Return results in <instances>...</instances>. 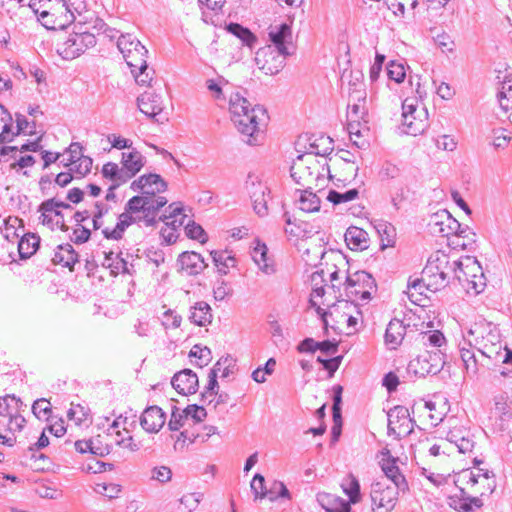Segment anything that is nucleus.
Masks as SVG:
<instances>
[{"instance_id":"obj_1","label":"nucleus","mask_w":512,"mask_h":512,"mask_svg":"<svg viewBox=\"0 0 512 512\" xmlns=\"http://www.w3.org/2000/svg\"><path fill=\"white\" fill-rule=\"evenodd\" d=\"M130 188L140 195L133 196L125 205L124 212L118 217L113 229L105 228L102 234L106 239L119 240L131 224L137 223L145 227L157 224L156 216L168 200L158 194L167 190L166 181L158 174L149 173L140 176L131 183Z\"/></svg>"},{"instance_id":"obj_2","label":"nucleus","mask_w":512,"mask_h":512,"mask_svg":"<svg viewBox=\"0 0 512 512\" xmlns=\"http://www.w3.org/2000/svg\"><path fill=\"white\" fill-rule=\"evenodd\" d=\"M466 264L460 260L450 261L449 255L444 252L436 251L433 253L426 266L422 271L424 279H427V286L432 287L434 291L445 287L451 279H457L462 282L463 267L470 269H480L477 260H473L470 257L465 259Z\"/></svg>"},{"instance_id":"obj_3","label":"nucleus","mask_w":512,"mask_h":512,"mask_svg":"<svg viewBox=\"0 0 512 512\" xmlns=\"http://www.w3.org/2000/svg\"><path fill=\"white\" fill-rule=\"evenodd\" d=\"M268 37L274 46L259 49L256 53V63L266 74H276L283 67L284 59L291 55L288 45L292 43L291 26L287 23L271 25Z\"/></svg>"},{"instance_id":"obj_4","label":"nucleus","mask_w":512,"mask_h":512,"mask_svg":"<svg viewBox=\"0 0 512 512\" xmlns=\"http://www.w3.org/2000/svg\"><path fill=\"white\" fill-rule=\"evenodd\" d=\"M333 148H326L323 153L320 152H309L305 154H300L297 156V158L293 161L292 166L290 168L291 177L293 180L301 186H306L309 189H313L311 187L312 183H316L315 186L319 188V192L321 191V183L325 182L323 174L320 173V168H322L323 171H326L329 179L332 178V175L330 174V169L327 166L326 168L324 165H321L318 160L316 159L317 155H328L331 153Z\"/></svg>"},{"instance_id":"obj_5","label":"nucleus","mask_w":512,"mask_h":512,"mask_svg":"<svg viewBox=\"0 0 512 512\" xmlns=\"http://www.w3.org/2000/svg\"><path fill=\"white\" fill-rule=\"evenodd\" d=\"M408 489L406 479H400L397 484L390 483L389 479H380L371 485V501L374 512H391L398 500L400 492Z\"/></svg>"},{"instance_id":"obj_6","label":"nucleus","mask_w":512,"mask_h":512,"mask_svg":"<svg viewBox=\"0 0 512 512\" xmlns=\"http://www.w3.org/2000/svg\"><path fill=\"white\" fill-rule=\"evenodd\" d=\"M96 38L94 34L82 30H74L67 37L58 39L56 51L59 56L65 60H72L84 53L88 48L95 46Z\"/></svg>"},{"instance_id":"obj_7","label":"nucleus","mask_w":512,"mask_h":512,"mask_svg":"<svg viewBox=\"0 0 512 512\" xmlns=\"http://www.w3.org/2000/svg\"><path fill=\"white\" fill-rule=\"evenodd\" d=\"M244 190L248 195L253 211L259 217H265L269 213L268 203L271 201V189L262 177L254 172L248 173L244 182Z\"/></svg>"},{"instance_id":"obj_8","label":"nucleus","mask_w":512,"mask_h":512,"mask_svg":"<svg viewBox=\"0 0 512 512\" xmlns=\"http://www.w3.org/2000/svg\"><path fill=\"white\" fill-rule=\"evenodd\" d=\"M117 47L122 53L132 73L136 69L147 68L146 56L148 50L132 34H123L118 38Z\"/></svg>"},{"instance_id":"obj_9","label":"nucleus","mask_w":512,"mask_h":512,"mask_svg":"<svg viewBox=\"0 0 512 512\" xmlns=\"http://www.w3.org/2000/svg\"><path fill=\"white\" fill-rule=\"evenodd\" d=\"M61 209H72V206L55 198L43 201L38 207L39 222L51 230L59 228L63 232L68 231Z\"/></svg>"},{"instance_id":"obj_10","label":"nucleus","mask_w":512,"mask_h":512,"mask_svg":"<svg viewBox=\"0 0 512 512\" xmlns=\"http://www.w3.org/2000/svg\"><path fill=\"white\" fill-rule=\"evenodd\" d=\"M345 291L352 301H367L371 298L372 292L376 291L375 279L366 271H356L347 276Z\"/></svg>"},{"instance_id":"obj_11","label":"nucleus","mask_w":512,"mask_h":512,"mask_svg":"<svg viewBox=\"0 0 512 512\" xmlns=\"http://www.w3.org/2000/svg\"><path fill=\"white\" fill-rule=\"evenodd\" d=\"M0 109L2 110V116L0 117V121L4 123L2 127V132L0 133V145L6 142H11L15 136L20 133H27L32 135L35 133L36 124L35 122H29L27 118L19 113H16V130L13 131V119L11 114L7 111V109L0 105Z\"/></svg>"},{"instance_id":"obj_12","label":"nucleus","mask_w":512,"mask_h":512,"mask_svg":"<svg viewBox=\"0 0 512 512\" xmlns=\"http://www.w3.org/2000/svg\"><path fill=\"white\" fill-rule=\"evenodd\" d=\"M415 421L410 417L408 408L396 406L388 412V434L401 439L413 432Z\"/></svg>"},{"instance_id":"obj_13","label":"nucleus","mask_w":512,"mask_h":512,"mask_svg":"<svg viewBox=\"0 0 512 512\" xmlns=\"http://www.w3.org/2000/svg\"><path fill=\"white\" fill-rule=\"evenodd\" d=\"M489 328L484 322L474 323L468 330L467 342L470 347L477 349L482 356L489 359L500 355L502 345H488L485 342L484 333Z\"/></svg>"},{"instance_id":"obj_14","label":"nucleus","mask_w":512,"mask_h":512,"mask_svg":"<svg viewBox=\"0 0 512 512\" xmlns=\"http://www.w3.org/2000/svg\"><path fill=\"white\" fill-rule=\"evenodd\" d=\"M428 226L432 234L449 237L459 231L460 223L447 210H440L430 217Z\"/></svg>"},{"instance_id":"obj_15","label":"nucleus","mask_w":512,"mask_h":512,"mask_svg":"<svg viewBox=\"0 0 512 512\" xmlns=\"http://www.w3.org/2000/svg\"><path fill=\"white\" fill-rule=\"evenodd\" d=\"M139 110L156 122L162 123L167 118H158L163 110V101L160 95L155 92L146 91L137 98Z\"/></svg>"},{"instance_id":"obj_16","label":"nucleus","mask_w":512,"mask_h":512,"mask_svg":"<svg viewBox=\"0 0 512 512\" xmlns=\"http://www.w3.org/2000/svg\"><path fill=\"white\" fill-rule=\"evenodd\" d=\"M260 115L264 118L265 110L262 107L255 105L250 111L245 113V116L242 118V122L244 124L243 127L245 128V126H247L249 131L245 130L239 132L247 137L246 142L250 145H255L258 141L257 137L260 132L259 121L262 120Z\"/></svg>"},{"instance_id":"obj_17","label":"nucleus","mask_w":512,"mask_h":512,"mask_svg":"<svg viewBox=\"0 0 512 512\" xmlns=\"http://www.w3.org/2000/svg\"><path fill=\"white\" fill-rule=\"evenodd\" d=\"M457 492L449 497V505L459 512H473V507L480 508L483 502L479 497L471 496L465 486H456Z\"/></svg>"},{"instance_id":"obj_18","label":"nucleus","mask_w":512,"mask_h":512,"mask_svg":"<svg viewBox=\"0 0 512 512\" xmlns=\"http://www.w3.org/2000/svg\"><path fill=\"white\" fill-rule=\"evenodd\" d=\"M252 107L248 100L240 93L236 92L231 94L229 99V112L231 120L238 131H249L247 126H245V128L243 127L242 118Z\"/></svg>"},{"instance_id":"obj_19","label":"nucleus","mask_w":512,"mask_h":512,"mask_svg":"<svg viewBox=\"0 0 512 512\" xmlns=\"http://www.w3.org/2000/svg\"><path fill=\"white\" fill-rule=\"evenodd\" d=\"M171 384L179 394H194L198 388V376L191 369H184L173 376Z\"/></svg>"},{"instance_id":"obj_20","label":"nucleus","mask_w":512,"mask_h":512,"mask_svg":"<svg viewBox=\"0 0 512 512\" xmlns=\"http://www.w3.org/2000/svg\"><path fill=\"white\" fill-rule=\"evenodd\" d=\"M428 126V112L425 107H421L416 114L405 115V118L402 119L403 132L408 135H420Z\"/></svg>"},{"instance_id":"obj_21","label":"nucleus","mask_w":512,"mask_h":512,"mask_svg":"<svg viewBox=\"0 0 512 512\" xmlns=\"http://www.w3.org/2000/svg\"><path fill=\"white\" fill-rule=\"evenodd\" d=\"M165 421V413L156 405L147 407L140 417L142 428L149 433L158 432L165 424Z\"/></svg>"},{"instance_id":"obj_22","label":"nucleus","mask_w":512,"mask_h":512,"mask_svg":"<svg viewBox=\"0 0 512 512\" xmlns=\"http://www.w3.org/2000/svg\"><path fill=\"white\" fill-rule=\"evenodd\" d=\"M178 263L181 266V270L189 276L198 275L207 267L201 254L194 251L181 253L178 257Z\"/></svg>"},{"instance_id":"obj_23","label":"nucleus","mask_w":512,"mask_h":512,"mask_svg":"<svg viewBox=\"0 0 512 512\" xmlns=\"http://www.w3.org/2000/svg\"><path fill=\"white\" fill-rule=\"evenodd\" d=\"M446 438L449 442L455 444L460 453L471 452L474 447L470 431L463 427H452Z\"/></svg>"},{"instance_id":"obj_24","label":"nucleus","mask_w":512,"mask_h":512,"mask_svg":"<svg viewBox=\"0 0 512 512\" xmlns=\"http://www.w3.org/2000/svg\"><path fill=\"white\" fill-rule=\"evenodd\" d=\"M477 470V473H475L471 469H464L460 471L455 476V485L465 486L466 488H474L479 483L481 478L489 480L491 477H494L493 472L489 470H484L481 468H478Z\"/></svg>"},{"instance_id":"obj_25","label":"nucleus","mask_w":512,"mask_h":512,"mask_svg":"<svg viewBox=\"0 0 512 512\" xmlns=\"http://www.w3.org/2000/svg\"><path fill=\"white\" fill-rule=\"evenodd\" d=\"M317 501L326 512H350L351 510L349 502L329 493H319Z\"/></svg>"},{"instance_id":"obj_26","label":"nucleus","mask_w":512,"mask_h":512,"mask_svg":"<svg viewBox=\"0 0 512 512\" xmlns=\"http://www.w3.org/2000/svg\"><path fill=\"white\" fill-rule=\"evenodd\" d=\"M344 238L351 250L362 251L368 248V234L359 227H349L345 232Z\"/></svg>"},{"instance_id":"obj_27","label":"nucleus","mask_w":512,"mask_h":512,"mask_svg":"<svg viewBox=\"0 0 512 512\" xmlns=\"http://www.w3.org/2000/svg\"><path fill=\"white\" fill-rule=\"evenodd\" d=\"M406 333V327L399 319H392L387 325L385 332V343L391 349H396L403 341Z\"/></svg>"},{"instance_id":"obj_28","label":"nucleus","mask_w":512,"mask_h":512,"mask_svg":"<svg viewBox=\"0 0 512 512\" xmlns=\"http://www.w3.org/2000/svg\"><path fill=\"white\" fill-rule=\"evenodd\" d=\"M103 266L110 268L113 275L120 273L132 275L134 272L132 264H129L125 259L120 257L119 254L114 255L113 252L105 253Z\"/></svg>"},{"instance_id":"obj_29","label":"nucleus","mask_w":512,"mask_h":512,"mask_svg":"<svg viewBox=\"0 0 512 512\" xmlns=\"http://www.w3.org/2000/svg\"><path fill=\"white\" fill-rule=\"evenodd\" d=\"M189 319L198 326H205L212 321L211 307L204 301L197 302L190 309Z\"/></svg>"},{"instance_id":"obj_30","label":"nucleus","mask_w":512,"mask_h":512,"mask_svg":"<svg viewBox=\"0 0 512 512\" xmlns=\"http://www.w3.org/2000/svg\"><path fill=\"white\" fill-rule=\"evenodd\" d=\"M397 458L391 457L389 452L384 454L380 464L382 471L385 476L381 479H389L390 483L397 484L400 482V479H405V477L400 473L399 467L396 465Z\"/></svg>"},{"instance_id":"obj_31","label":"nucleus","mask_w":512,"mask_h":512,"mask_svg":"<svg viewBox=\"0 0 512 512\" xmlns=\"http://www.w3.org/2000/svg\"><path fill=\"white\" fill-rule=\"evenodd\" d=\"M78 261V254L69 243L59 245L54 254L53 262L64 267H72Z\"/></svg>"},{"instance_id":"obj_32","label":"nucleus","mask_w":512,"mask_h":512,"mask_svg":"<svg viewBox=\"0 0 512 512\" xmlns=\"http://www.w3.org/2000/svg\"><path fill=\"white\" fill-rule=\"evenodd\" d=\"M40 237L33 233L25 234L18 242V251L22 259L31 257L38 249Z\"/></svg>"},{"instance_id":"obj_33","label":"nucleus","mask_w":512,"mask_h":512,"mask_svg":"<svg viewBox=\"0 0 512 512\" xmlns=\"http://www.w3.org/2000/svg\"><path fill=\"white\" fill-rule=\"evenodd\" d=\"M251 256L255 264L263 273L271 275L275 272L274 264L268 261L267 247L265 244L257 245L253 249Z\"/></svg>"},{"instance_id":"obj_34","label":"nucleus","mask_w":512,"mask_h":512,"mask_svg":"<svg viewBox=\"0 0 512 512\" xmlns=\"http://www.w3.org/2000/svg\"><path fill=\"white\" fill-rule=\"evenodd\" d=\"M406 372L410 379L413 377L421 378L426 375H432L431 367H429L427 360L422 356V354L408 363Z\"/></svg>"},{"instance_id":"obj_35","label":"nucleus","mask_w":512,"mask_h":512,"mask_svg":"<svg viewBox=\"0 0 512 512\" xmlns=\"http://www.w3.org/2000/svg\"><path fill=\"white\" fill-rule=\"evenodd\" d=\"M501 109L505 112L512 110V74L505 77L497 94Z\"/></svg>"},{"instance_id":"obj_36","label":"nucleus","mask_w":512,"mask_h":512,"mask_svg":"<svg viewBox=\"0 0 512 512\" xmlns=\"http://www.w3.org/2000/svg\"><path fill=\"white\" fill-rule=\"evenodd\" d=\"M343 492L349 497L350 503H357L361 499L360 484L358 479L352 474L347 475L341 482Z\"/></svg>"},{"instance_id":"obj_37","label":"nucleus","mask_w":512,"mask_h":512,"mask_svg":"<svg viewBox=\"0 0 512 512\" xmlns=\"http://www.w3.org/2000/svg\"><path fill=\"white\" fill-rule=\"evenodd\" d=\"M22 406L23 402L15 395L0 397V416L6 418L15 415V412H19Z\"/></svg>"},{"instance_id":"obj_38","label":"nucleus","mask_w":512,"mask_h":512,"mask_svg":"<svg viewBox=\"0 0 512 512\" xmlns=\"http://www.w3.org/2000/svg\"><path fill=\"white\" fill-rule=\"evenodd\" d=\"M299 208L305 212H315L320 209V198L308 187L301 192Z\"/></svg>"},{"instance_id":"obj_39","label":"nucleus","mask_w":512,"mask_h":512,"mask_svg":"<svg viewBox=\"0 0 512 512\" xmlns=\"http://www.w3.org/2000/svg\"><path fill=\"white\" fill-rule=\"evenodd\" d=\"M217 375L220 374L222 379L228 378L233 375L237 370L236 360L230 355L221 357L211 369Z\"/></svg>"},{"instance_id":"obj_40","label":"nucleus","mask_w":512,"mask_h":512,"mask_svg":"<svg viewBox=\"0 0 512 512\" xmlns=\"http://www.w3.org/2000/svg\"><path fill=\"white\" fill-rule=\"evenodd\" d=\"M144 163V157L136 150L129 153H122V165L134 176L141 170Z\"/></svg>"},{"instance_id":"obj_41","label":"nucleus","mask_w":512,"mask_h":512,"mask_svg":"<svg viewBox=\"0 0 512 512\" xmlns=\"http://www.w3.org/2000/svg\"><path fill=\"white\" fill-rule=\"evenodd\" d=\"M211 256L219 273L227 274L230 267L236 263V259L228 251H211Z\"/></svg>"},{"instance_id":"obj_42","label":"nucleus","mask_w":512,"mask_h":512,"mask_svg":"<svg viewBox=\"0 0 512 512\" xmlns=\"http://www.w3.org/2000/svg\"><path fill=\"white\" fill-rule=\"evenodd\" d=\"M228 31L237 36L243 42V44L250 48H252L257 41L256 36L248 28H245L240 24H229Z\"/></svg>"},{"instance_id":"obj_43","label":"nucleus","mask_w":512,"mask_h":512,"mask_svg":"<svg viewBox=\"0 0 512 512\" xmlns=\"http://www.w3.org/2000/svg\"><path fill=\"white\" fill-rule=\"evenodd\" d=\"M422 356L427 360L429 367H431L432 375H436L443 369L445 365V355L440 349L426 351Z\"/></svg>"},{"instance_id":"obj_44","label":"nucleus","mask_w":512,"mask_h":512,"mask_svg":"<svg viewBox=\"0 0 512 512\" xmlns=\"http://www.w3.org/2000/svg\"><path fill=\"white\" fill-rule=\"evenodd\" d=\"M264 494V498H268L272 502L279 498L290 499V492L281 481H273Z\"/></svg>"},{"instance_id":"obj_45","label":"nucleus","mask_w":512,"mask_h":512,"mask_svg":"<svg viewBox=\"0 0 512 512\" xmlns=\"http://www.w3.org/2000/svg\"><path fill=\"white\" fill-rule=\"evenodd\" d=\"M358 195L359 191L356 188L347 190L343 193L336 190H330L326 196V199L334 205H338L355 200Z\"/></svg>"},{"instance_id":"obj_46","label":"nucleus","mask_w":512,"mask_h":512,"mask_svg":"<svg viewBox=\"0 0 512 512\" xmlns=\"http://www.w3.org/2000/svg\"><path fill=\"white\" fill-rule=\"evenodd\" d=\"M218 375L215 373V371L210 370L208 378V384L205 387V390L201 393V401L203 403L210 404L212 403L213 395H217L219 391V385L217 381Z\"/></svg>"},{"instance_id":"obj_47","label":"nucleus","mask_w":512,"mask_h":512,"mask_svg":"<svg viewBox=\"0 0 512 512\" xmlns=\"http://www.w3.org/2000/svg\"><path fill=\"white\" fill-rule=\"evenodd\" d=\"M32 413L40 420H48L52 413L50 402L45 398L37 399L32 405Z\"/></svg>"},{"instance_id":"obj_48","label":"nucleus","mask_w":512,"mask_h":512,"mask_svg":"<svg viewBox=\"0 0 512 512\" xmlns=\"http://www.w3.org/2000/svg\"><path fill=\"white\" fill-rule=\"evenodd\" d=\"M185 232L189 238L198 240L202 244L205 243L208 239L207 234L202 226L191 220H188V222L185 224Z\"/></svg>"},{"instance_id":"obj_49","label":"nucleus","mask_w":512,"mask_h":512,"mask_svg":"<svg viewBox=\"0 0 512 512\" xmlns=\"http://www.w3.org/2000/svg\"><path fill=\"white\" fill-rule=\"evenodd\" d=\"M422 343L435 348H440L445 343V337L439 330L427 331L421 334Z\"/></svg>"},{"instance_id":"obj_50","label":"nucleus","mask_w":512,"mask_h":512,"mask_svg":"<svg viewBox=\"0 0 512 512\" xmlns=\"http://www.w3.org/2000/svg\"><path fill=\"white\" fill-rule=\"evenodd\" d=\"M190 357L198 359L197 366H206L211 360V350L208 347H201L199 345L193 346L189 353Z\"/></svg>"},{"instance_id":"obj_51","label":"nucleus","mask_w":512,"mask_h":512,"mask_svg":"<svg viewBox=\"0 0 512 512\" xmlns=\"http://www.w3.org/2000/svg\"><path fill=\"white\" fill-rule=\"evenodd\" d=\"M387 75L390 80H393L396 83H401L406 76L404 65L402 63L391 61L387 66Z\"/></svg>"},{"instance_id":"obj_52","label":"nucleus","mask_w":512,"mask_h":512,"mask_svg":"<svg viewBox=\"0 0 512 512\" xmlns=\"http://www.w3.org/2000/svg\"><path fill=\"white\" fill-rule=\"evenodd\" d=\"M462 275V282H469L472 284V288L474 289L475 293L478 294L483 291L485 287V282L483 281V274L480 276H477L476 274H470V272H467L463 269V272H461Z\"/></svg>"},{"instance_id":"obj_53","label":"nucleus","mask_w":512,"mask_h":512,"mask_svg":"<svg viewBox=\"0 0 512 512\" xmlns=\"http://www.w3.org/2000/svg\"><path fill=\"white\" fill-rule=\"evenodd\" d=\"M187 420L186 414L179 411L177 407H173L171 418L168 422V427L171 431H178L182 426H184L185 421Z\"/></svg>"},{"instance_id":"obj_54","label":"nucleus","mask_w":512,"mask_h":512,"mask_svg":"<svg viewBox=\"0 0 512 512\" xmlns=\"http://www.w3.org/2000/svg\"><path fill=\"white\" fill-rule=\"evenodd\" d=\"M183 413L186 414L187 419L190 417L196 423L203 421L207 416V412H206L205 408L203 406H198L196 404L188 405L183 410Z\"/></svg>"},{"instance_id":"obj_55","label":"nucleus","mask_w":512,"mask_h":512,"mask_svg":"<svg viewBox=\"0 0 512 512\" xmlns=\"http://www.w3.org/2000/svg\"><path fill=\"white\" fill-rule=\"evenodd\" d=\"M172 478V471L168 466H156L151 470V479L160 483H167Z\"/></svg>"},{"instance_id":"obj_56","label":"nucleus","mask_w":512,"mask_h":512,"mask_svg":"<svg viewBox=\"0 0 512 512\" xmlns=\"http://www.w3.org/2000/svg\"><path fill=\"white\" fill-rule=\"evenodd\" d=\"M265 479L261 474H255L251 481V490L255 495V499H263L264 493L266 492L265 488Z\"/></svg>"},{"instance_id":"obj_57","label":"nucleus","mask_w":512,"mask_h":512,"mask_svg":"<svg viewBox=\"0 0 512 512\" xmlns=\"http://www.w3.org/2000/svg\"><path fill=\"white\" fill-rule=\"evenodd\" d=\"M183 215V208L182 206H180V204L178 203H172L168 206V208L165 210V213L160 216V217H156V220L157 222L158 221H163L164 223H167L168 221L176 218V217H179Z\"/></svg>"},{"instance_id":"obj_58","label":"nucleus","mask_w":512,"mask_h":512,"mask_svg":"<svg viewBox=\"0 0 512 512\" xmlns=\"http://www.w3.org/2000/svg\"><path fill=\"white\" fill-rule=\"evenodd\" d=\"M7 428L6 430L11 433L19 432L25 426L26 420L25 418L19 414V412H15V415L7 417Z\"/></svg>"},{"instance_id":"obj_59","label":"nucleus","mask_w":512,"mask_h":512,"mask_svg":"<svg viewBox=\"0 0 512 512\" xmlns=\"http://www.w3.org/2000/svg\"><path fill=\"white\" fill-rule=\"evenodd\" d=\"M438 149L444 151H454L457 147V142L450 135H442L435 140Z\"/></svg>"},{"instance_id":"obj_60","label":"nucleus","mask_w":512,"mask_h":512,"mask_svg":"<svg viewBox=\"0 0 512 512\" xmlns=\"http://www.w3.org/2000/svg\"><path fill=\"white\" fill-rule=\"evenodd\" d=\"M91 440L93 443L92 445H90V453L91 454L100 456V457H104L110 453V451H111L110 446L107 444L103 445L101 443L99 436L97 438L91 439Z\"/></svg>"},{"instance_id":"obj_61","label":"nucleus","mask_w":512,"mask_h":512,"mask_svg":"<svg viewBox=\"0 0 512 512\" xmlns=\"http://www.w3.org/2000/svg\"><path fill=\"white\" fill-rule=\"evenodd\" d=\"M91 231L82 225H77L73 231V242L76 244H83L89 240Z\"/></svg>"},{"instance_id":"obj_62","label":"nucleus","mask_w":512,"mask_h":512,"mask_svg":"<svg viewBox=\"0 0 512 512\" xmlns=\"http://www.w3.org/2000/svg\"><path fill=\"white\" fill-rule=\"evenodd\" d=\"M420 108L416 98H406L402 103V119L405 118V115L416 114Z\"/></svg>"},{"instance_id":"obj_63","label":"nucleus","mask_w":512,"mask_h":512,"mask_svg":"<svg viewBox=\"0 0 512 512\" xmlns=\"http://www.w3.org/2000/svg\"><path fill=\"white\" fill-rule=\"evenodd\" d=\"M284 218L286 223L285 233L291 237H299L303 231L300 226L292 222L291 216L287 212L284 214Z\"/></svg>"},{"instance_id":"obj_64","label":"nucleus","mask_w":512,"mask_h":512,"mask_svg":"<svg viewBox=\"0 0 512 512\" xmlns=\"http://www.w3.org/2000/svg\"><path fill=\"white\" fill-rule=\"evenodd\" d=\"M385 61V56L381 54H376L375 61L370 68L369 77L371 81H376L379 78L380 72L382 70V65Z\"/></svg>"}]
</instances>
